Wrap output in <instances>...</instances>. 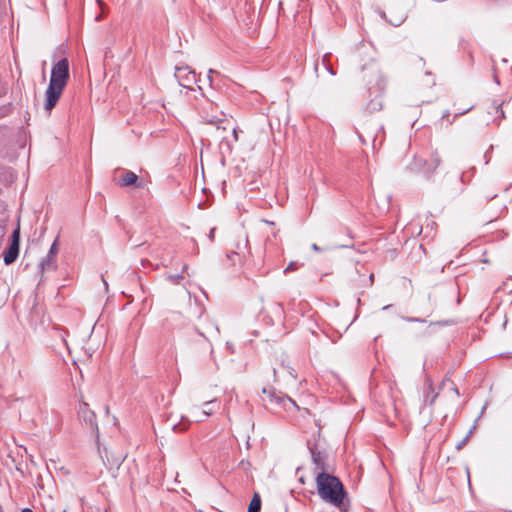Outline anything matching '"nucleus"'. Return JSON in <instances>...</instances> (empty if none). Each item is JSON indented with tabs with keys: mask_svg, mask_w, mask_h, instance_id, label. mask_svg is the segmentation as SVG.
<instances>
[{
	"mask_svg": "<svg viewBox=\"0 0 512 512\" xmlns=\"http://www.w3.org/2000/svg\"><path fill=\"white\" fill-rule=\"evenodd\" d=\"M315 481L319 497L341 508L347 493L340 479L329 472H318Z\"/></svg>",
	"mask_w": 512,
	"mask_h": 512,
	"instance_id": "nucleus-1",
	"label": "nucleus"
},
{
	"mask_svg": "<svg viewBox=\"0 0 512 512\" xmlns=\"http://www.w3.org/2000/svg\"><path fill=\"white\" fill-rule=\"evenodd\" d=\"M69 79V62L60 59L52 66L48 88L46 90L45 110L51 111L57 104Z\"/></svg>",
	"mask_w": 512,
	"mask_h": 512,
	"instance_id": "nucleus-2",
	"label": "nucleus"
},
{
	"mask_svg": "<svg viewBox=\"0 0 512 512\" xmlns=\"http://www.w3.org/2000/svg\"><path fill=\"white\" fill-rule=\"evenodd\" d=\"M361 78L365 83L369 96H372V92H384L386 80L376 62L370 61L362 67Z\"/></svg>",
	"mask_w": 512,
	"mask_h": 512,
	"instance_id": "nucleus-3",
	"label": "nucleus"
},
{
	"mask_svg": "<svg viewBox=\"0 0 512 512\" xmlns=\"http://www.w3.org/2000/svg\"><path fill=\"white\" fill-rule=\"evenodd\" d=\"M441 158L438 153H433L430 160H425L420 157H415L409 164L408 169L411 172L423 173L427 177L431 176L439 167Z\"/></svg>",
	"mask_w": 512,
	"mask_h": 512,
	"instance_id": "nucleus-4",
	"label": "nucleus"
},
{
	"mask_svg": "<svg viewBox=\"0 0 512 512\" xmlns=\"http://www.w3.org/2000/svg\"><path fill=\"white\" fill-rule=\"evenodd\" d=\"M307 447L311 454L312 463L314 465V472H329V465L327 463L328 454L325 450L318 448L316 442L312 443L310 440L307 441Z\"/></svg>",
	"mask_w": 512,
	"mask_h": 512,
	"instance_id": "nucleus-5",
	"label": "nucleus"
},
{
	"mask_svg": "<svg viewBox=\"0 0 512 512\" xmlns=\"http://www.w3.org/2000/svg\"><path fill=\"white\" fill-rule=\"evenodd\" d=\"M78 417L80 421L87 426L92 432H95L96 439H99V429L96 420V414L89 408V404L81 401L78 406Z\"/></svg>",
	"mask_w": 512,
	"mask_h": 512,
	"instance_id": "nucleus-6",
	"label": "nucleus"
},
{
	"mask_svg": "<svg viewBox=\"0 0 512 512\" xmlns=\"http://www.w3.org/2000/svg\"><path fill=\"white\" fill-rule=\"evenodd\" d=\"M262 393L267 395L268 401L271 404H275L277 406L283 407L285 410H289L290 407H294L295 409H299L295 401H293L287 395L282 394L281 392H277L275 389H267L263 388Z\"/></svg>",
	"mask_w": 512,
	"mask_h": 512,
	"instance_id": "nucleus-7",
	"label": "nucleus"
},
{
	"mask_svg": "<svg viewBox=\"0 0 512 512\" xmlns=\"http://www.w3.org/2000/svg\"><path fill=\"white\" fill-rule=\"evenodd\" d=\"M379 15L394 27H399L407 18L406 11L397 3L389 7V17H387L386 12L383 10L379 11Z\"/></svg>",
	"mask_w": 512,
	"mask_h": 512,
	"instance_id": "nucleus-8",
	"label": "nucleus"
},
{
	"mask_svg": "<svg viewBox=\"0 0 512 512\" xmlns=\"http://www.w3.org/2000/svg\"><path fill=\"white\" fill-rule=\"evenodd\" d=\"M20 249V228L19 226L14 229L11 235V241L8 249L4 252L3 260L6 265L14 263L19 255Z\"/></svg>",
	"mask_w": 512,
	"mask_h": 512,
	"instance_id": "nucleus-9",
	"label": "nucleus"
},
{
	"mask_svg": "<svg viewBox=\"0 0 512 512\" xmlns=\"http://www.w3.org/2000/svg\"><path fill=\"white\" fill-rule=\"evenodd\" d=\"M57 253H58V239H56L52 243V245L48 251V254L39 263V269H40L41 273H43L44 271L55 270L57 268V264H56Z\"/></svg>",
	"mask_w": 512,
	"mask_h": 512,
	"instance_id": "nucleus-10",
	"label": "nucleus"
},
{
	"mask_svg": "<svg viewBox=\"0 0 512 512\" xmlns=\"http://www.w3.org/2000/svg\"><path fill=\"white\" fill-rule=\"evenodd\" d=\"M119 186L121 187H128V186H135L137 188H141L142 182L138 181V176L129 170H124L121 178L119 179Z\"/></svg>",
	"mask_w": 512,
	"mask_h": 512,
	"instance_id": "nucleus-11",
	"label": "nucleus"
},
{
	"mask_svg": "<svg viewBox=\"0 0 512 512\" xmlns=\"http://www.w3.org/2000/svg\"><path fill=\"white\" fill-rule=\"evenodd\" d=\"M382 94L383 93H377V92H372V95H374V97L369 101V103L367 104V107L366 109L370 112V113H374V112H377V111H380L383 107V101H382Z\"/></svg>",
	"mask_w": 512,
	"mask_h": 512,
	"instance_id": "nucleus-12",
	"label": "nucleus"
},
{
	"mask_svg": "<svg viewBox=\"0 0 512 512\" xmlns=\"http://www.w3.org/2000/svg\"><path fill=\"white\" fill-rule=\"evenodd\" d=\"M261 510V497L258 493H254L250 504L248 506V512H260Z\"/></svg>",
	"mask_w": 512,
	"mask_h": 512,
	"instance_id": "nucleus-13",
	"label": "nucleus"
},
{
	"mask_svg": "<svg viewBox=\"0 0 512 512\" xmlns=\"http://www.w3.org/2000/svg\"><path fill=\"white\" fill-rule=\"evenodd\" d=\"M330 57H331V53H326L323 57H322V65L324 66V68L332 75H336V71L333 70L332 68V65L330 63Z\"/></svg>",
	"mask_w": 512,
	"mask_h": 512,
	"instance_id": "nucleus-14",
	"label": "nucleus"
},
{
	"mask_svg": "<svg viewBox=\"0 0 512 512\" xmlns=\"http://www.w3.org/2000/svg\"><path fill=\"white\" fill-rule=\"evenodd\" d=\"M11 110H12L11 104H6V105L0 106V118H4V117L8 116L11 113Z\"/></svg>",
	"mask_w": 512,
	"mask_h": 512,
	"instance_id": "nucleus-15",
	"label": "nucleus"
},
{
	"mask_svg": "<svg viewBox=\"0 0 512 512\" xmlns=\"http://www.w3.org/2000/svg\"><path fill=\"white\" fill-rule=\"evenodd\" d=\"M167 279L172 284H180L181 280L183 279V276L181 274H171L167 276Z\"/></svg>",
	"mask_w": 512,
	"mask_h": 512,
	"instance_id": "nucleus-16",
	"label": "nucleus"
},
{
	"mask_svg": "<svg viewBox=\"0 0 512 512\" xmlns=\"http://www.w3.org/2000/svg\"><path fill=\"white\" fill-rule=\"evenodd\" d=\"M471 434H472V430H470L468 432V434L460 442L457 443L456 449L458 451L461 450L466 445V443L468 442Z\"/></svg>",
	"mask_w": 512,
	"mask_h": 512,
	"instance_id": "nucleus-17",
	"label": "nucleus"
},
{
	"mask_svg": "<svg viewBox=\"0 0 512 512\" xmlns=\"http://www.w3.org/2000/svg\"><path fill=\"white\" fill-rule=\"evenodd\" d=\"M179 318H181V314H180V313H178V312H172V313L170 314L169 320H170L171 322H173V321H175V320H177V319H179Z\"/></svg>",
	"mask_w": 512,
	"mask_h": 512,
	"instance_id": "nucleus-18",
	"label": "nucleus"
},
{
	"mask_svg": "<svg viewBox=\"0 0 512 512\" xmlns=\"http://www.w3.org/2000/svg\"><path fill=\"white\" fill-rule=\"evenodd\" d=\"M405 320L408 322H425V319L416 318V317H406Z\"/></svg>",
	"mask_w": 512,
	"mask_h": 512,
	"instance_id": "nucleus-19",
	"label": "nucleus"
},
{
	"mask_svg": "<svg viewBox=\"0 0 512 512\" xmlns=\"http://www.w3.org/2000/svg\"><path fill=\"white\" fill-rule=\"evenodd\" d=\"M297 269V266L295 263L291 262L287 268L284 270V273L288 272V271H294Z\"/></svg>",
	"mask_w": 512,
	"mask_h": 512,
	"instance_id": "nucleus-20",
	"label": "nucleus"
},
{
	"mask_svg": "<svg viewBox=\"0 0 512 512\" xmlns=\"http://www.w3.org/2000/svg\"><path fill=\"white\" fill-rule=\"evenodd\" d=\"M450 112L447 110L442 114V120H447L449 124L452 123V121L449 120Z\"/></svg>",
	"mask_w": 512,
	"mask_h": 512,
	"instance_id": "nucleus-21",
	"label": "nucleus"
},
{
	"mask_svg": "<svg viewBox=\"0 0 512 512\" xmlns=\"http://www.w3.org/2000/svg\"><path fill=\"white\" fill-rule=\"evenodd\" d=\"M215 230L216 228H212L209 232V235H208V238L210 239V241H213L214 240V237H215Z\"/></svg>",
	"mask_w": 512,
	"mask_h": 512,
	"instance_id": "nucleus-22",
	"label": "nucleus"
},
{
	"mask_svg": "<svg viewBox=\"0 0 512 512\" xmlns=\"http://www.w3.org/2000/svg\"><path fill=\"white\" fill-rule=\"evenodd\" d=\"M211 410L209 408H206L202 411V416L203 417H208L209 415H211Z\"/></svg>",
	"mask_w": 512,
	"mask_h": 512,
	"instance_id": "nucleus-23",
	"label": "nucleus"
},
{
	"mask_svg": "<svg viewBox=\"0 0 512 512\" xmlns=\"http://www.w3.org/2000/svg\"><path fill=\"white\" fill-rule=\"evenodd\" d=\"M185 429H186V428H185V427H184V428H182L180 424H175V425L173 426V430H174V431H184Z\"/></svg>",
	"mask_w": 512,
	"mask_h": 512,
	"instance_id": "nucleus-24",
	"label": "nucleus"
},
{
	"mask_svg": "<svg viewBox=\"0 0 512 512\" xmlns=\"http://www.w3.org/2000/svg\"><path fill=\"white\" fill-rule=\"evenodd\" d=\"M213 73H217L215 70L213 69H210L209 72H208V80L210 81V84H212V74Z\"/></svg>",
	"mask_w": 512,
	"mask_h": 512,
	"instance_id": "nucleus-25",
	"label": "nucleus"
},
{
	"mask_svg": "<svg viewBox=\"0 0 512 512\" xmlns=\"http://www.w3.org/2000/svg\"><path fill=\"white\" fill-rule=\"evenodd\" d=\"M206 417H203L202 416V412L199 414L198 417L195 418V422H201V421H204Z\"/></svg>",
	"mask_w": 512,
	"mask_h": 512,
	"instance_id": "nucleus-26",
	"label": "nucleus"
},
{
	"mask_svg": "<svg viewBox=\"0 0 512 512\" xmlns=\"http://www.w3.org/2000/svg\"><path fill=\"white\" fill-rule=\"evenodd\" d=\"M233 137L235 141H238V130L236 128H233Z\"/></svg>",
	"mask_w": 512,
	"mask_h": 512,
	"instance_id": "nucleus-27",
	"label": "nucleus"
},
{
	"mask_svg": "<svg viewBox=\"0 0 512 512\" xmlns=\"http://www.w3.org/2000/svg\"><path fill=\"white\" fill-rule=\"evenodd\" d=\"M311 247H312V249H313L314 251H317V252H318V251H322V248H320V247H319L317 244H315V243H314V244H312V246H311Z\"/></svg>",
	"mask_w": 512,
	"mask_h": 512,
	"instance_id": "nucleus-28",
	"label": "nucleus"
},
{
	"mask_svg": "<svg viewBox=\"0 0 512 512\" xmlns=\"http://www.w3.org/2000/svg\"><path fill=\"white\" fill-rule=\"evenodd\" d=\"M471 108H472V107H469V108H467L466 110H463V111H461V112L457 113L455 116L457 117V116H459V115H463V114H465L466 112H468Z\"/></svg>",
	"mask_w": 512,
	"mask_h": 512,
	"instance_id": "nucleus-29",
	"label": "nucleus"
},
{
	"mask_svg": "<svg viewBox=\"0 0 512 512\" xmlns=\"http://www.w3.org/2000/svg\"><path fill=\"white\" fill-rule=\"evenodd\" d=\"M374 282V274L371 273L370 276H369V285H372Z\"/></svg>",
	"mask_w": 512,
	"mask_h": 512,
	"instance_id": "nucleus-30",
	"label": "nucleus"
},
{
	"mask_svg": "<svg viewBox=\"0 0 512 512\" xmlns=\"http://www.w3.org/2000/svg\"><path fill=\"white\" fill-rule=\"evenodd\" d=\"M232 256H239L238 252H232L231 254H227L228 258H232Z\"/></svg>",
	"mask_w": 512,
	"mask_h": 512,
	"instance_id": "nucleus-31",
	"label": "nucleus"
},
{
	"mask_svg": "<svg viewBox=\"0 0 512 512\" xmlns=\"http://www.w3.org/2000/svg\"><path fill=\"white\" fill-rule=\"evenodd\" d=\"M5 235V230L3 227H0V238H2Z\"/></svg>",
	"mask_w": 512,
	"mask_h": 512,
	"instance_id": "nucleus-32",
	"label": "nucleus"
},
{
	"mask_svg": "<svg viewBox=\"0 0 512 512\" xmlns=\"http://www.w3.org/2000/svg\"><path fill=\"white\" fill-rule=\"evenodd\" d=\"M486 197L488 199H495L497 197V195L496 194H493V195L487 194Z\"/></svg>",
	"mask_w": 512,
	"mask_h": 512,
	"instance_id": "nucleus-33",
	"label": "nucleus"
},
{
	"mask_svg": "<svg viewBox=\"0 0 512 512\" xmlns=\"http://www.w3.org/2000/svg\"><path fill=\"white\" fill-rule=\"evenodd\" d=\"M22 512H33L32 509L30 508H23L22 509Z\"/></svg>",
	"mask_w": 512,
	"mask_h": 512,
	"instance_id": "nucleus-34",
	"label": "nucleus"
},
{
	"mask_svg": "<svg viewBox=\"0 0 512 512\" xmlns=\"http://www.w3.org/2000/svg\"><path fill=\"white\" fill-rule=\"evenodd\" d=\"M359 139L361 140L362 143H364V144L366 143V141L363 139L361 134H359Z\"/></svg>",
	"mask_w": 512,
	"mask_h": 512,
	"instance_id": "nucleus-35",
	"label": "nucleus"
},
{
	"mask_svg": "<svg viewBox=\"0 0 512 512\" xmlns=\"http://www.w3.org/2000/svg\"><path fill=\"white\" fill-rule=\"evenodd\" d=\"M437 324L445 325V324H448V321L437 322Z\"/></svg>",
	"mask_w": 512,
	"mask_h": 512,
	"instance_id": "nucleus-36",
	"label": "nucleus"
},
{
	"mask_svg": "<svg viewBox=\"0 0 512 512\" xmlns=\"http://www.w3.org/2000/svg\"><path fill=\"white\" fill-rule=\"evenodd\" d=\"M461 181H462V182H465V173H463V174L461 175Z\"/></svg>",
	"mask_w": 512,
	"mask_h": 512,
	"instance_id": "nucleus-37",
	"label": "nucleus"
},
{
	"mask_svg": "<svg viewBox=\"0 0 512 512\" xmlns=\"http://www.w3.org/2000/svg\"><path fill=\"white\" fill-rule=\"evenodd\" d=\"M436 396H437V395H434V396H433V398H432V399H431V401H430V405H432V404L434 403V400H435Z\"/></svg>",
	"mask_w": 512,
	"mask_h": 512,
	"instance_id": "nucleus-38",
	"label": "nucleus"
},
{
	"mask_svg": "<svg viewBox=\"0 0 512 512\" xmlns=\"http://www.w3.org/2000/svg\"><path fill=\"white\" fill-rule=\"evenodd\" d=\"M240 465L246 466V465H249V462L244 463V461H241Z\"/></svg>",
	"mask_w": 512,
	"mask_h": 512,
	"instance_id": "nucleus-39",
	"label": "nucleus"
},
{
	"mask_svg": "<svg viewBox=\"0 0 512 512\" xmlns=\"http://www.w3.org/2000/svg\"><path fill=\"white\" fill-rule=\"evenodd\" d=\"M240 465L246 466V465H249V462L244 463V461H241Z\"/></svg>",
	"mask_w": 512,
	"mask_h": 512,
	"instance_id": "nucleus-40",
	"label": "nucleus"
},
{
	"mask_svg": "<svg viewBox=\"0 0 512 512\" xmlns=\"http://www.w3.org/2000/svg\"><path fill=\"white\" fill-rule=\"evenodd\" d=\"M240 465L246 466V465H249V462L244 463V461H241Z\"/></svg>",
	"mask_w": 512,
	"mask_h": 512,
	"instance_id": "nucleus-41",
	"label": "nucleus"
},
{
	"mask_svg": "<svg viewBox=\"0 0 512 512\" xmlns=\"http://www.w3.org/2000/svg\"><path fill=\"white\" fill-rule=\"evenodd\" d=\"M181 70H183V68H181V67H176V72H180Z\"/></svg>",
	"mask_w": 512,
	"mask_h": 512,
	"instance_id": "nucleus-42",
	"label": "nucleus"
},
{
	"mask_svg": "<svg viewBox=\"0 0 512 512\" xmlns=\"http://www.w3.org/2000/svg\"><path fill=\"white\" fill-rule=\"evenodd\" d=\"M102 280H103L104 285L107 287V286H108V284H107V282L105 281V279H104V277H103V276H102Z\"/></svg>",
	"mask_w": 512,
	"mask_h": 512,
	"instance_id": "nucleus-43",
	"label": "nucleus"
},
{
	"mask_svg": "<svg viewBox=\"0 0 512 512\" xmlns=\"http://www.w3.org/2000/svg\"><path fill=\"white\" fill-rule=\"evenodd\" d=\"M494 80H495V82H496L497 84H499V80H498L497 76H495V77H494Z\"/></svg>",
	"mask_w": 512,
	"mask_h": 512,
	"instance_id": "nucleus-44",
	"label": "nucleus"
},
{
	"mask_svg": "<svg viewBox=\"0 0 512 512\" xmlns=\"http://www.w3.org/2000/svg\"><path fill=\"white\" fill-rule=\"evenodd\" d=\"M211 403H212V402H206V403L204 404V406H205V407H208Z\"/></svg>",
	"mask_w": 512,
	"mask_h": 512,
	"instance_id": "nucleus-45",
	"label": "nucleus"
},
{
	"mask_svg": "<svg viewBox=\"0 0 512 512\" xmlns=\"http://www.w3.org/2000/svg\"><path fill=\"white\" fill-rule=\"evenodd\" d=\"M187 268H188V266L185 264V265L183 266V271L187 270Z\"/></svg>",
	"mask_w": 512,
	"mask_h": 512,
	"instance_id": "nucleus-46",
	"label": "nucleus"
},
{
	"mask_svg": "<svg viewBox=\"0 0 512 512\" xmlns=\"http://www.w3.org/2000/svg\"><path fill=\"white\" fill-rule=\"evenodd\" d=\"M277 307H278L280 310H282V309H283L281 304H277Z\"/></svg>",
	"mask_w": 512,
	"mask_h": 512,
	"instance_id": "nucleus-47",
	"label": "nucleus"
},
{
	"mask_svg": "<svg viewBox=\"0 0 512 512\" xmlns=\"http://www.w3.org/2000/svg\"><path fill=\"white\" fill-rule=\"evenodd\" d=\"M197 332H198V334H199L200 336H203V337H204V334H203L202 332H200V331H198V330H197Z\"/></svg>",
	"mask_w": 512,
	"mask_h": 512,
	"instance_id": "nucleus-48",
	"label": "nucleus"
},
{
	"mask_svg": "<svg viewBox=\"0 0 512 512\" xmlns=\"http://www.w3.org/2000/svg\"><path fill=\"white\" fill-rule=\"evenodd\" d=\"M318 70V64L315 65V71L317 72Z\"/></svg>",
	"mask_w": 512,
	"mask_h": 512,
	"instance_id": "nucleus-49",
	"label": "nucleus"
}]
</instances>
